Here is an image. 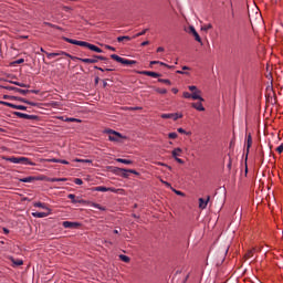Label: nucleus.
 <instances>
[{
  "label": "nucleus",
  "instance_id": "f257e3e1",
  "mask_svg": "<svg viewBox=\"0 0 283 283\" xmlns=\"http://www.w3.org/2000/svg\"><path fill=\"white\" fill-rule=\"evenodd\" d=\"M64 42H66L69 44L86 48L87 50L98 53V54L103 53V50L101 48H98L92 43L85 42V41H78V40H74V39H70V38H64Z\"/></svg>",
  "mask_w": 283,
  "mask_h": 283
},
{
  "label": "nucleus",
  "instance_id": "f03ea898",
  "mask_svg": "<svg viewBox=\"0 0 283 283\" xmlns=\"http://www.w3.org/2000/svg\"><path fill=\"white\" fill-rule=\"evenodd\" d=\"M111 59L122 65H125V66H133V65H136L137 64V61L135 60H128V59H124L117 54H111Z\"/></svg>",
  "mask_w": 283,
  "mask_h": 283
},
{
  "label": "nucleus",
  "instance_id": "7ed1b4c3",
  "mask_svg": "<svg viewBox=\"0 0 283 283\" xmlns=\"http://www.w3.org/2000/svg\"><path fill=\"white\" fill-rule=\"evenodd\" d=\"M105 133L108 135L109 142L120 143L122 139H126V136H123L120 133L114 129H106Z\"/></svg>",
  "mask_w": 283,
  "mask_h": 283
},
{
  "label": "nucleus",
  "instance_id": "20e7f679",
  "mask_svg": "<svg viewBox=\"0 0 283 283\" xmlns=\"http://www.w3.org/2000/svg\"><path fill=\"white\" fill-rule=\"evenodd\" d=\"M182 117H184V114H179V113H164L160 115V118L163 119H172L175 122Z\"/></svg>",
  "mask_w": 283,
  "mask_h": 283
},
{
  "label": "nucleus",
  "instance_id": "39448f33",
  "mask_svg": "<svg viewBox=\"0 0 283 283\" xmlns=\"http://www.w3.org/2000/svg\"><path fill=\"white\" fill-rule=\"evenodd\" d=\"M13 115L18 116V118L27 119V120H38L39 117L36 115H30L21 112H14Z\"/></svg>",
  "mask_w": 283,
  "mask_h": 283
},
{
  "label": "nucleus",
  "instance_id": "423d86ee",
  "mask_svg": "<svg viewBox=\"0 0 283 283\" xmlns=\"http://www.w3.org/2000/svg\"><path fill=\"white\" fill-rule=\"evenodd\" d=\"M188 34H191L195 38V41L198 43H202L201 36L197 32L196 28L193 25H190L187 30Z\"/></svg>",
  "mask_w": 283,
  "mask_h": 283
},
{
  "label": "nucleus",
  "instance_id": "0eeeda50",
  "mask_svg": "<svg viewBox=\"0 0 283 283\" xmlns=\"http://www.w3.org/2000/svg\"><path fill=\"white\" fill-rule=\"evenodd\" d=\"M4 90L20 93V95H23V96L28 95V92H29V90L19 88V87L11 86V85H6Z\"/></svg>",
  "mask_w": 283,
  "mask_h": 283
},
{
  "label": "nucleus",
  "instance_id": "6e6552de",
  "mask_svg": "<svg viewBox=\"0 0 283 283\" xmlns=\"http://www.w3.org/2000/svg\"><path fill=\"white\" fill-rule=\"evenodd\" d=\"M1 104L7 106V107L18 109V111H27L28 109V107L24 106V105H15V104L10 103V102H1Z\"/></svg>",
  "mask_w": 283,
  "mask_h": 283
},
{
  "label": "nucleus",
  "instance_id": "1a4fd4ad",
  "mask_svg": "<svg viewBox=\"0 0 283 283\" xmlns=\"http://www.w3.org/2000/svg\"><path fill=\"white\" fill-rule=\"evenodd\" d=\"M81 226V223L78 222H74V221H62V227H64V229H76Z\"/></svg>",
  "mask_w": 283,
  "mask_h": 283
},
{
  "label": "nucleus",
  "instance_id": "9d476101",
  "mask_svg": "<svg viewBox=\"0 0 283 283\" xmlns=\"http://www.w3.org/2000/svg\"><path fill=\"white\" fill-rule=\"evenodd\" d=\"M138 74L144 75V76H149L153 78H159L161 77V74L153 71H139Z\"/></svg>",
  "mask_w": 283,
  "mask_h": 283
},
{
  "label": "nucleus",
  "instance_id": "9b49d317",
  "mask_svg": "<svg viewBox=\"0 0 283 283\" xmlns=\"http://www.w3.org/2000/svg\"><path fill=\"white\" fill-rule=\"evenodd\" d=\"M18 165L35 166L28 157H18Z\"/></svg>",
  "mask_w": 283,
  "mask_h": 283
},
{
  "label": "nucleus",
  "instance_id": "f8f14e48",
  "mask_svg": "<svg viewBox=\"0 0 283 283\" xmlns=\"http://www.w3.org/2000/svg\"><path fill=\"white\" fill-rule=\"evenodd\" d=\"M210 199H211L210 196H207V199L199 198V209H201V210L207 209Z\"/></svg>",
  "mask_w": 283,
  "mask_h": 283
},
{
  "label": "nucleus",
  "instance_id": "ddd939ff",
  "mask_svg": "<svg viewBox=\"0 0 283 283\" xmlns=\"http://www.w3.org/2000/svg\"><path fill=\"white\" fill-rule=\"evenodd\" d=\"M191 99L199 101V102H205V98L201 96V91L200 90H196L195 92L191 93Z\"/></svg>",
  "mask_w": 283,
  "mask_h": 283
},
{
  "label": "nucleus",
  "instance_id": "4468645a",
  "mask_svg": "<svg viewBox=\"0 0 283 283\" xmlns=\"http://www.w3.org/2000/svg\"><path fill=\"white\" fill-rule=\"evenodd\" d=\"M116 175L123 177V178H128L129 177V169L126 168H116Z\"/></svg>",
  "mask_w": 283,
  "mask_h": 283
},
{
  "label": "nucleus",
  "instance_id": "2eb2a0df",
  "mask_svg": "<svg viewBox=\"0 0 283 283\" xmlns=\"http://www.w3.org/2000/svg\"><path fill=\"white\" fill-rule=\"evenodd\" d=\"M51 214V212H40V211H35V212H31V216H33V218H38V219H43L46 218Z\"/></svg>",
  "mask_w": 283,
  "mask_h": 283
},
{
  "label": "nucleus",
  "instance_id": "dca6fc26",
  "mask_svg": "<svg viewBox=\"0 0 283 283\" xmlns=\"http://www.w3.org/2000/svg\"><path fill=\"white\" fill-rule=\"evenodd\" d=\"M191 107L195 108L198 112H205L206 108L202 105V102L191 103Z\"/></svg>",
  "mask_w": 283,
  "mask_h": 283
},
{
  "label": "nucleus",
  "instance_id": "f3484780",
  "mask_svg": "<svg viewBox=\"0 0 283 283\" xmlns=\"http://www.w3.org/2000/svg\"><path fill=\"white\" fill-rule=\"evenodd\" d=\"M252 144H253L252 134L249 133L247 136V155H249Z\"/></svg>",
  "mask_w": 283,
  "mask_h": 283
},
{
  "label": "nucleus",
  "instance_id": "a211bd4d",
  "mask_svg": "<svg viewBox=\"0 0 283 283\" xmlns=\"http://www.w3.org/2000/svg\"><path fill=\"white\" fill-rule=\"evenodd\" d=\"M33 207H35V208H42V209H44V210L51 212V209L46 206V203L41 202V201L34 202V203H33Z\"/></svg>",
  "mask_w": 283,
  "mask_h": 283
},
{
  "label": "nucleus",
  "instance_id": "6ab92c4d",
  "mask_svg": "<svg viewBox=\"0 0 283 283\" xmlns=\"http://www.w3.org/2000/svg\"><path fill=\"white\" fill-rule=\"evenodd\" d=\"M111 190H112V188L105 187V186H96V187H94V191H97V192H108Z\"/></svg>",
  "mask_w": 283,
  "mask_h": 283
},
{
  "label": "nucleus",
  "instance_id": "aec40b11",
  "mask_svg": "<svg viewBox=\"0 0 283 283\" xmlns=\"http://www.w3.org/2000/svg\"><path fill=\"white\" fill-rule=\"evenodd\" d=\"M181 154H182V149L180 147H177V148L172 149V151H171V156L174 158L180 157Z\"/></svg>",
  "mask_w": 283,
  "mask_h": 283
},
{
  "label": "nucleus",
  "instance_id": "412c9836",
  "mask_svg": "<svg viewBox=\"0 0 283 283\" xmlns=\"http://www.w3.org/2000/svg\"><path fill=\"white\" fill-rule=\"evenodd\" d=\"M116 163L124 164V165H133V160L125 159V158H116Z\"/></svg>",
  "mask_w": 283,
  "mask_h": 283
},
{
  "label": "nucleus",
  "instance_id": "4be33fe9",
  "mask_svg": "<svg viewBox=\"0 0 283 283\" xmlns=\"http://www.w3.org/2000/svg\"><path fill=\"white\" fill-rule=\"evenodd\" d=\"M35 180V177L33 176H29V177H24L22 179H20L21 182H24V184H31Z\"/></svg>",
  "mask_w": 283,
  "mask_h": 283
},
{
  "label": "nucleus",
  "instance_id": "5701e85b",
  "mask_svg": "<svg viewBox=\"0 0 283 283\" xmlns=\"http://www.w3.org/2000/svg\"><path fill=\"white\" fill-rule=\"evenodd\" d=\"M51 163L62 164V165H70V161H67L65 159H57V158L51 159Z\"/></svg>",
  "mask_w": 283,
  "mask_h": 283
},
{
  "label": "nucleus",
  "instance_id": "b1692460",
  "mask_svg": "<svg viewBox=\"0 0 283 283\" xmlns=\"http://www.w3.org/2000/svg\"><path fill=\"white\" fill-rule=\"evenodd\" d=\"M11 262L13 263V266H21L23 265L22 259H11Z\"/></svg>",
  "mask_w": 283,
  "mask_h": 283
},
{
  "label": "nucleus",
  "instance_id": "393cba45",
  "mask_svg": "<svg viewBox=\"0 0 283 283\" xmlns=\"http://www.w3.org/2000/svg\"><path fill=\"white\" fill-rule=\"evenodd\" d=\"M11 99H14V101H18V102L24 103V104H30V101H28L27 98H23V97L11 96Z\"/></svg>",
  "mask_w": 283,
  "mask_h": 283
},
{
  "label": "nucleus",
  "instance_id": "a878e982",
  "mask_svg": "<svg viewBox=\"0 0 283 283\" xmlns=\"http://www.w3.org/2000/svg\"><path fill=\"white\" fill-rule=\"evenodd\" d=\"M69 199L73 201V203H81V199H76V196L74 193H69Z\"/></svg>",
  "mask_w": 283,
  "mask_h": 283
},
{
  "label": "nucleus",
  "instance_id": "bb28decb",
  "mask_svg": "<svg viewBox=\"0 0 283 283\" xmlns=\"http://www.w3.org/2000/svg\"><path fill=\"white\" fill-rule=\"evenodd\" d=\"M124 41H132V38L128 35L117 36V42L122 43Z\"/></svg>",
  "mask_w": 283,
  "mask_h": 283
},
{
  "label": "nucleus",
  "instance_id": "cd10ccee",
  "mask_svg": "<svg viewBox=\"0 0 283 283\" xmlns=\"http://www.w3.org/2000/svg\"><path fill=\"white\" fill-rule=\"evenodd\" d=\"M67 178H49V182H65Z\"/></svg>",
  "mask_w": 283,
  "mask_h": 283
},
{
  "label": "nucleus",
  "instance_id": "c85d7f7f",
  "mask_svg": "<svg viewBox=\"0 0 283 283\" xmlns=\"http://www.w3.org/2000/svg\"><path fill=\"white\" fill-rule=\"evenodd\" d=\"M11 84L18 86V87H22V88H28L29 85H27L25 83H21V82H17V81H12Z\"/></svg>",
  "mask_w": 283,
  "mask_h": 283
},
{
  "label": "nucleus",
  "instance_id": "c756f323",
  "mask_svg": "<svg viewBox=\"0 0 283 283\" xmlns=\"http://www.w3.org/2000/svg\"><path fill=\"white\" fill-rule=\"evenodd\" d=\"M149 31V29H144L143 31L136 33L135 35H133V39H137L140 36H144L147 32Z\"/></svg>",
  "mask_w": 283,
  "mask_h": 283
},
{
  "label": "nucleus",
  "instance_id": "7c9ffc66",
  "mask_svg": "<svg viewBox=\"0 0 283 283\" xmlns=\"http://www.w3.org/2000/svg\"><path fill=\"white\" fill-rule=\"evenodd\" d=\"M119 260L123 261L124 263H129L130 259L129 256H126V254H119Z\"/></svg>",
  "mask_w": 283,
  "mask_h": 283
},
{
  "label": "nucleus",
  "instance_id": "2f4dec72",
  "mask_svg": "<svg viewBox=\"0 0 283 283\" xmlns=\"http://www.w3.org/2000/svg\"><path fill=\"white\" fill-rule=\"evenodd\" d=\"M44 25L49 27V28H53L55 30H62L61 27L56 25V24H53V23H50V22H44Z\"/></svg>",
  "mask_w": 283,
  "mask_h": 283
},
{
  "label": "nucleus",
  "instance_id": "473e14b6",
  "mask_svg": "<svg viewBox=\"0 0 283 283\" xmlns=\"http://www.w3.org/2000/svg\"><path fill=\"white\" fill-rule=\"evenodd\" d=\"M94 70H97L99 72H114L115 71V69H103L99 66H94Z\"/></svg>",
  "mask_w": 283,
  "mask_h": 283
},
{
  "label": "nucleus",
  "instance_id": "72a5a7b5",
  "mask_svg": "<svg viewBox=\"0 0 283 283\" xmlns=\"http://www.w3.org/2000/svg\"><path fill=\"white\" fill-rule=\"evenodd\" d=\"M8 161L19 165V157L12 156L8 158Z\"/></svg>",
  "mask_w": 283,
  "mask_h": 283
},
{
  "label": "nucleus",
  "instance_id": "f704fd0d",
  "mask_svg": "<svg viewBox=\"0 0 283 283\" xmlns=\"http://www.w3.org/2000/svg\"><path fill=\"white\" fill-rule=\"evenodd\" d=\"M92 207L95 208V209H98L101 211H105L106 210L105 207H102L99 203H96V202H93Z\"/></svg>",
  "mask_w": 283,
  "mask_h": 283
},
{
  "label": "nucleus",
  "instance_id": "c9c22d12",
  "mask_svg": "<svg viewBox=\"0 0 283 283\" xmlns=\"http://www.w3.org/2000/svg\"><path fill=\"white\" fill-rule=\"evenodd\" d=\"M177 132L179 134H184V135H187V136L191 135V132H186V129H184L182 127L177 128Z\"/></svg>",
  "mask_w": 283,
  "mask_h": 283
},
{
  "label": "nucleus",
  "instance_id": "e433bc0d",
  "mask_svg": "<svg viewBox=\"0 0 283 283\" xmlns=\"http://www.w3.org/2000/svg\"><path fill=\"white\" fill-rule=\"evenodd\" d=\"M158 83H163V84H166V85H171V81L168 80V78H158Z\"/></svg>",
  "mask_w": 283,
  "mask_h": 283
},
{
  "label": "nucleus",
  "instance_id": "4c0bfd02",
  "mask_svg": "<svg viewBox=\"0 0 283 283\" xmlns=\"http://www.w3.org/2000/svg\"><path fill=\"white\" fill-rule=\"evenodd\" d=\"M57 56H70V53H66V52H64V51H60V52H55V57H57Z\"/></svg>",
  "mask_w": 283,
  "mask_h": 283
},
{
  "label": "nucleus",
  "instance_id": "58836bf2",
  "mask_svg": "<svg viewBox=\"0 0 283 283\" xmlns=\"http://www.w3.org/2000/svg\"><path fill=\"white\" fill-rule=\"evenodd\" d=\"M254 252H255L254 249H253V250H248V252H247V254H245V258H247V259L253 258Z\"/></svg>",
  "mask_w": 283,
  "mask_h": 283
},
{
  "label": "nucleus",
  "instance_id": "ea45409f",
  "mask_svg": "<svg viewBox=\"0 0 283 283\" xmlns=\"http://www.w3.org/2000/svg\"><path fill=\"white\" fill-rule=\"evenodd\" d=\"M212 28H213L212 24L209 23V24L201 27V30L207 32V31L211 30Z\"/></svg>",
  "mask_w": 283,
  "mask_h": 283
},
{
  "label": "nucleus",
  "instance_id": "a19ab883",
  "mask_svg": "<svg viewBox=\"0 0 283 283\" xmlns=\"http://www.w3.org/2000/svg\"><path fill=\"white\" fill-rule=\"evenodd\" d=\"M64 122L78 123L80 119L78 118H74V117H66V119H64Z\"/></svg>",
  "mask_w": 283,
  "mask_h": 283
},
{
  "label": "nucleus",
  "instance_id": "79ce46f5",
  "mask_svg": "<svg viewBox=\"0 0 283 283\" xmlns=\"http://www.w3.org/2000/svg\"><path fill=\"white\" fill-rule=\"evenodd\" d=\"M177 137H178V134L175 133V132H171V133L168 134L169 139H176Z\"/></svg>",
  "mask_w": 283,
  "mask_h": 283
},
{
  "label": "nucleus",
  "instance_id": "37998d69",
  "mask_svg": "<svg viewBox=\"0 0 283 283\" xmlns=\"http://www.w3.org/2000/svg\"><path fill=\"white\" fill-rule=\"evenodd\" d=\"M156 92L161 95H166L168 93L166 88H157Z\"/></svg>",
  "mask_w": 283,
  "mask_h": 283
},
{
  "label": "nucleus",
  "instance_id": "c03bdc74",
  "mask_svg": "<svg viewBox=\"0 0 283 283\" xmlns=\"http://www.w3.org/2000/svg\"><path fill=\"white\" fill-rule=\"evenodd\" d=\"M73 182L77 186H82L83 185V180L81 178H75L73 179Z\"/></svg>",
  "mask_w": 283,
  "mask_h": 283
},
{
  "label": "nucleus",
  "instance_id": "a18cd8bd",
  "mask_svg": "<svg viewBox=\"0 0 283 283\" xmlns=\"http://www.w3.org/2000/svg\"><path fill=\"white\" fill-rule=\"evenodd\" d=\"M188 90H189L190 92H192V93L199 91V88H198L196 85H189V86H188Z\"/></svg>",
  "mask_w": 283,
  "mask_h": 283
},
{
  "label": "nucleus",
  "instance_id": "49530a36",
  "mask_svg": "<svg viewBox=\"0 0 283 283\" xmlns=\"http://www.w3.org/2000/svg\"><path fill=\"white\" fill-rule=\"evenodd\" d=\"M46 57H49V60H52V59L56 57V53L55 52H53V53L46 52Z\"/></svg>",
  "mask_w": 283,
  "mask_h": 283
},
{
  "label": "nucleus",
  "instance_id": "de8ad7c7",
  "mask_svg": "<svg viewBox=\"0 0 283 283\" xmlns=\"http://www.w3.org/2000/svg\"><path fill=\"white\" fill-rule=\"evenodd\" d=\"M66 57L73 60V61H80V60L83 59V57H78V56H73V55H71V54L66 55Z\"/></svg>",
  "mask_w": 283,
  "mask_h": 283
},
{
  "label": "nucleus",
  "instance_id": "09e8293b",
  "mask_svg": "<svg viewBox=\"0 0 283 283\" xmlns=\"http://www.w3.org/2000/svg\"><path fill=\"white\" fill-rule=\"evenodd\" d=\"M182 96H184V98H186V99H190V98H191V93H189V92H184V93H182Z\"/></svg>",
  "mask_w": 283,
  "mask_h": 283
},
{
  "label": "nucleus",
  "instance_id": "8fccbe9b",
  "mask_svg": "<svg viewBox=\"0 0 283 283\" xmlns=\"http://www.w3.org/2000/svg\"><path fill=\"white\" fill-rule=\"evenodd\" d=\"M24 63V59H18V60H15V61H13V65H15V64H23Z\"/></svg>",
  "mask_w": 283,
  "mask_h": 283
},
{
  "label": "nucleus",
  "instance_id": "3c124183",
  "mask_svg": "<svg viewBox=\"0 0 283 283\" xmlns=\"http://www.w3.org/2000/svg\"><path fill=\"white\" fill-rule=\"evenodd\" d=\"M95 59H97V61H108V59L103 55H95Z\"/></svg>",
  "mask_w": 283,
  "mask_h": 283
},
{
  "label": "nucleus",
  "instance_id": "603ef678",
  "mask_svg": "<svg viewBox=\"0 0 283 283\" xmlns=\"http://www.w3.org/2000/svg\"><path fill=\"white\" fill-rule=\"evenodd\" d=\"M80 62L84 63V64H91V59H80Z\"/></svg>",
  "mask_w": 283,
  "mask_h": 283
},
{
  "label": "nucleus",
  "instance_id": "864d4df0",
  "mask_svg": "<svg viewBox=\"0 0 283 283\" xmlns=\"http://www.w3.org/2000/svg\"><path fill=\"white\" fill-rule=\"evenodd\" d=\"M276 153L282 154L283 153V144L276 147Z\"/></svg>",
  "mask_w": 283,
  "mask_h": 283
},
{
  "label": "nucleus",
  "instance_id": "5fc2aeb1",
  "mask_svg": "<svg viewBox=\"0 0 283 283\" xmlns=\"http://www.w3.org/2000/svg\"><path fill=\"white\" fill-rule=\"evenodd\" d=\"M175 160L180 164V165H184L185 164V160L179 158V157H175Z\"/></svg>",
  "mask_w": 283,
  "mask_h": 283
},
{
  "label": "nucleus",
  "instance_id": "6e6d98bb",
  "mask_svg": "<svg viewBox=\"0 0 283 283\" xmlns=\"http://www.w3.org/2000/svg\"><path fill=\"white\" fill-rule=\"evenodd\" d=\"M174 192L177 195V196H181V197H185V192L180 191V190H174Z\"/></svg>",
  "mask_w": 283,
  "mask_h": 283
},
{
  "label": "nucleus",
  "instance_id": "4d7b16f0",
  "mask_svg": "<svg viewBox=\"0 0 283 283\" xmlns=\"http://www.w3.org/2000/svg\"><path fill=\"white\" fill-rule=\"evenodd\" d=\"M96 63H98V60H97L96 55H94V57L91 59V64H96Z\"/></svg>",
  "mask_w": 283,
  "mask_h": 283
},
{
  "label": "nucleus",
  "instance_id": "13d9d810",
  "mask_svg": "<svg viewBox=\"0 0 283 283\" xmlns=\"http://www.w3.org/2000/svg\"><path fill=\"white\" fill-rule=\"evenodd\" d=\"M156 52L157 53H163V52H165V48L164 46H158Z\"/></svg>",
  "mask_w": 283,
  "mask_h": 283
},
{
  "label": "nucleus",
  "instance_id": "bf43d9fd",
  "mask_svg": "<svg viewBox=\"0 0 283 283\" xmlns=\"http://www.w3.org/2000/svg\"><path fill=\"white\" fill-rule=\"evenodd\" d=\"M27 94H39L38 90H29V92H27Z\"/></svg>",
  "mask_w": 283,
  "mask_h": 283
},
{
  "label": "nucleus",
  "instance_id": "052dcab7",
  "mask_svg": "<svg viewBox=\"0 0 283 283\" xmlns=\"http://www.w3.org/2000/svg\"><path fill=\"white\" fill-rule=\"evenodd\" d=\"M128 171H129V174H133V175H136V176L139 175V172L135 169H128Z\"/></svg>",
  "mask_w": 283,
  "mask_h": 283
},
{
  "label": "nucleus",
  "instance_id": "680f3d73",
  "mask_svg": "<svg viewBox=\"0 0 283 283\" xmlns=\"http://www.w3.org/2000/svg\"><path fill=\"white\" fill-rule=\"evenodd\" d=\"M149 44H150V42H149V41H144V42H142V43H140V46H143V48H144V46H147V45H149Z\"/></svg>",
  "mask_w": 283,
  "mask_h": 283
},
{
  "label": "nucleus",
  "instance_id": "e2e57ef3",
  "mask_svg": "<svg viewBox=\"0 0 283 283\" xmlns=\"http://www.w3.org/2000/svg\"><path fill=\"white\" fill-rule=\"evenodd\" d=\"M106 49L112 51V52H116V49L114 46H111V45H106Z\"/></svg>",
  "mask_w": 283,
  "mask_h": 283
},
{
  "label": "nucleus",
  "instance_id": "0e129e2a",
  "mask_svg": "<svg viewBox=\"0 0 283 283\" xmlns=\"http://www.w3.org/2000/svg\"><path fill=\"white\" fill-rule=\"evenodd\" d=\"M77 163H86V164H88V163H91V160L90 159H77Z\"/></svg>",
  "mask_w": 283,
  "mask_h": 283
},
{
  "label": "nucleus",
  "instance_id": "69168bd1",
  "mask_svg": "<svg viewBox=\"0 0 283 283\" xmlns=\"http://www.w3.org/2000/svg\"><path fill=\"white\" fill-rule=\"evenodd\" d=\"M161 184H164L166 187L170 188L171 185L168 181L161 180Z\"/></svg>",
  "mask_w": 283,
  "mask_h": 283
},
{
  "label": "nucleus",
  "instance_id": "338daca9",
  "mask_svg": "<svg viewBox=\"0 0 283 283\" xmlns=\"http://www.w3.org/2000/svg\"><path fill=\"white\" fill-rule=\"evenodd\" d=\"M171 92H172L174 94H178L179 90L176 88V87H172V88H171Z\"/></svg>",
  "mask_w": 283,
  "mask_h": 283
},
{
  "label": "nucleus",
  "instance_id": "774afa93",
  "mask_svg": "<svg viewBox=\"0 0 283 283\" xmlns=\"http://www.w3.org/2000/svg\"><path fill=\"white\" fill-rule=\"evenodd\" d=\"M3 231H4L6 234L10 233V230L8 228H3Z\"/></svg>",
  "mask_w": 283,
  "mask_h": 283
}]
</instances>
